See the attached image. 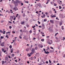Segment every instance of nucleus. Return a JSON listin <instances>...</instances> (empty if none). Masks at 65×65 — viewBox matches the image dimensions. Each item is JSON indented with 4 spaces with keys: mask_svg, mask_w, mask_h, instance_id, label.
Returning <instances> with one entry per match:
<instances>
[{
    "mask_svg": "<svg viewBox=\"0 0 65 65\" xmlns=\"http://www.w3.org/2000/svg\"><path fill=\"white\" fill-rule=\"evenodd\" d=\"M20 3L21 2L19 1V0H16V1L14 2V4L15 6H17V5H18V3Z\"/></svg>",
    "mask_w": 65,
    "mask_h": 65,
    "instance_id": "f257e3e1",
    "label": "nucleus"
},
{
    "mask_svg": "<svg viewBox=\"0 0 65 65\" xmlns=\"http://www.w3.org/2000/svg\"><path fill=\"white\" fill-rule=\"evenodd\" d=\"M54 51H55V48L53 49V50H50L49 52H50V53H54Z\"/></svg>",
    "mask_w": 65,
    "mask_h": 65,
    "instance_id": "f03ea898",
    "label": "nucleus"
},
{
    "mask_svg": "<svg viewBox=\"0 0 65 65\" xmlns=\"http://www.w3.org/2000/svg\"><path fill=\"white\" fill-rule=\"evenodd\" d=\"M35 52V49L34 48H32V49L31 52L32 53V54H34V52Z\"/></svg>",
    "mask_w": 65,
    "mask_h": 65,
    "instance_id": "7ed1b4c3",
    "label": "nucleus"
},
{
    "mask_svg": "<svg viewBox=\"0 0 65 65\" xmlns=\"http://www.w3.org/2000/svg\"><path fill=\"white\" fill-rule=\"evenodd\" d=\"M50 21L51 23V24H54V20H50Z\"/></svg>",
    "mask_w": 65,
    "mask_h": 65,
    "instance_id": "20e7f679",
    "label": "nucleus"
},
{
    "mask_svg": "<svg viewBox=\"0 0 65 65\" xmlns=\"http://www.w3.org/2000/svg\"><path fill=\"white\" fill-rule=\"evenodd\" d=\"M4 42H3L2 43V44L1 43V46H4Z\"/></svg>",
    "mask_w": 65,
    "mask_h": 65,
    "instance_id": "39448f33",
    "label": "nucleus"
},
{
    "mask_svg": "<svg viewBox=\"0 0 65 65\" xmlns=\"http://www.w3.org/2000/svg\"><path fill=\"white\" fill-rule=\"evenodd\" d=\"M62 23H63V22L62 21H60L59 23V26H61L62 24Z\"/></svg>",
    "mask_w": 65,
    "mask_h": 65,
    "instance_id": "423d86ee",
    "label": "nucleus"
},
{
    "mask_svg": "<svg viewBox=\"0 0 65 65\" xmlns=\"http://www.w3.org/2000/svg\"><path fill=\"white\" fill-rule=\"evenodd\" d=\"M44 53H45L46 54H49L50 52H48V51H47L46 52V51H45L44 52Z\"/></svg>",
    "mask_w": 65,
    "mask_h": 65,
    "instance_id": "0eeeda50",
    "label": "nucleus"
},
{
    "mask_svg": "<svg viewBox=\"0 0 65 65\" xmlns=\"http://www.w3.org/2000/svg\"><path fill=\"white\" fill-rule=\"evenodd\" d=\"M39 6V7L40 8L41 7V4L40 3L38 4V7Z\"/></svg>",
    "mask_w": 65,
    "mask_h": 65,
    "instance_id": "6e6552de",
    "label": "nucleus"
},
{
    "mask_svg": "<svg viewBox=\"0 0 65 65\" xmlns=\"http://www.w3.org/2000/svg\"><path fill=\"white\" fill-rule=\"evenodd\" d=\"M41 17H42V18H44L45 17V14H43V16H41Z\"/></svg>",
    "mask_w": 65,
    "mask_h": 65,
    "instance_id": "1a4fd4ad",
    "label": "nucleus"
},
{
    "mask_svg": "<svg viewBox=\"0 0 65 65\" xmlns=\"http://www.w3.org/2000/svg\"><path fill=\"white\" fill-rule=\"evenodd\" d=\"M51 17L52 18H55V17H56V16H55V15H53V16H52V15H51Z\"/></svg>",
    "mask_w": 65,
    "mask_h": 65,
    "instance_id": "9d476101",
    "label": "nucleus"
},
{
    "mask_svg": "<svg viewBox=\"0 0 65 65\" xmlns=\"http://www.w3.org/2000/svg\"><path fill=\"white\" fill-rule=\"evenodd\" d=\"M35 6L36 7H37L36 8V9H37V7H38V4H35Z\"/></svg>",
    "mask_w": 65,
    "mask_h": 65,
    "instance_id": "9b49d317",
    "label": "nucleus"
},
{
    "mask_svg": "<svg viewBox=\"0 0 65 65\" xmlns=\"http://www.w3.org/2000/svg\"><path fill=\"white\" fill-rule=\"evenodd\" d=\"M13 9L14 10V11H16V7H14L13 8Z\"/></svg>",
    "mask_w": 65,
    "mask_h": 65,
    "instance_id": "f8f14e48",
    "label": "nucleus"
},
{
    "mask_svg": "<svg viewBox=\"0 0 65 65\" xmlns=\"http://www.w3.org/2000/svg\"><path fill=\"white\" fill-rule=\"evenodd\" d=\"M25 24V22L24 21H23L22 22H21V24H22V25H23V24Z\"/></svg>",
    "mask_w": 65,
    "mask_h": 65,
    "instance_id": "ddd939ff",
    "label": "nucleus"
},
{
    "mask_svg": "<svg viewBox=\"0 0 65 65\" xmlns=\"http://www.w3.org/2000/svg\"><path fill=\"white\" fill-rule=\"evenodd\" d=\"M35 50H38V48H37V47L36 46V47L35 48Z\"/></svg>",
    "mask_w": 65,
    "mask_h": 65,
    "instance_id": "4468645a",
    "label": "nucleus"
},
{
    "mask_svg": "<svg viewBox=\"0 0 65 65\" xmlns=\"http://www.w3.org/2000/svg\"><path fill=\"white\" fill-rule=\"evenodd\" d=\"M51 27H50V28H53L54 26V25H53V24H52L51 25Z\"/></svg>",
    "mask_w": 65,
    "mask_h": 65,
    "instance_id": "2eb2a0df",
    "label": "nucleus"
},
{
    "mask_svg": "<svg viewBox=\"0 0 65 65\" xmlns=\"http://www.w3.org/2000/svg\"><path fill=\"white\" fill-rule=\"evenodd\" d=\"M22 16H23V17L24 18L25 17V13H24L22 15Z\"/></svg>",
    "mask_w": 65,
    "mask_h": 65,
    "instance_id": "dca6fc26",
    "label": "nucleus"
},
{
    "mask_svg": "<svg viewBox=\"0 0 65 65\" xmlns=\"http://www.w3.org/2000/svg\"><path fill=\"white\" fill-rule=\"evenodd\" d=\"M49 31H51V32H52V31H53V29H49Z\"/></svg>",
    "mask_w": 65,
    "mask_h": 65,
    "instance_id": "f3484780",
    "label": "nucleus"
},
{
    "mask_svg": "<svg viewBox=\"0 0 65 65\" xmlns=\"http://www.w3.org/2000/svg\"><path fill=\"white\" fill-rule=\"evenodd\" d=\"M59 9H62V7H61V6H59Z\"/></svg>",
    "mask_w": 65,
    "mask_h": 65,
    "instance_id": "a211bd4d",
    "label": "nucleus"
},
{
    "mask_svg": "<svg viewBox=\"0 0 65 65\" xmlns=\"http://www.w3.org/2000/svg\"><path fill=\"white\" fill-rule=\"evenodd\" d=\"M47 21V20H46V19H45L44 20V22H46Z\"/></svg>",
    "mask_w": 65,
    "mask_h": 65,
    "instance_id": "6ab92c4d",
    "label": "nucleus"
},
{
    "mask_svg": "<svg viewBox=\"0 0 65 65\" xmlns=\"http://www.w3.org/2000/svg\"><path fill=\"white\" fill-rule=\"evenodd\" d=\"M41 41H44V39H41Z\"/></svg>",
    "mask_w": 65,
    "mask_h": 65,
    "instance_id": "aec40b11",
    "label": "nucleus"
},
{
    "mask_svg": "<svg viewBox=\"0 0 65 65\" xmlns=\"http://www.w3.org/2000/svg\"><path fill=\"white\" fill-rule=\"evenodd\" d=\"M49 63H52V61H51V60L50 59L49 60Z\"/></svg>",
    "mask_w": 65,
    "mask_h": 65,
    "instance_id": "412c9836",
    "label": "nucleus"
},
{
    "mask_svg": "<svg viewBox=\"0 0 65 65\" xmlns=\"http://www.w3.org/2000/svg\"><path fill=\"white\" fill-rule=\"evenodd\" d=\"M20 18H21V16H20V15H19V16L18 17V19H20Z\"/></svg>",
    "mask_w": 65,
    "mask_h": 65,
    "instance_id": "4be33fe9",
    "label": "nucleus"
},
{
    "mask_svg": "<svg viewBox=\"0 0 65 65\" xmlns=\"http://www.w3.org/2000/svg\"><path fill=\"white\" fill-rule=\"evenodd\" d=\"M29 50V48H27L26 49V51L27 52H28V51Z\"/></svg>",
    "mask_w": 65,
    "mask_h": 65,
    "instance_id": "5701e85b",
    "label": "nucleus"
},
{
    "mask_svg": "<svg viewBox=\"0 0 65 65\" xmlns=\"http://www.w3.org/2000/svg\"><path fill=\"white\" fill-rule=\"evenodd\" d=\"M9 47L10 48H12V46H11V45H10V46H9Z\"/></svg>",
    "mask_w": 65,
    "mask_h": 65,
    "instance_id": "b1692460",
    "label": "nucleus"
},
{
    "mask_svg": "<svg viewBox=\"0 0 65 65\" xmlns=\"http://www.w3.org/2000/svg\"><path fill=\"white\" fill-rule=\"evenodd\" d=\"M9 28L10 29H11L12 28V27L11 26H9Z\"/></svg>",
    "mask_w": 65,
    "mask_h": 65,
    "instance_id": "393cba45",
    "label": "nucleus"
},
{
    "mask_svg": "<svg viewBox=\"0 0 65 65\" xmlns=\"http://www.w3.org/2000/svg\"><path fill=\"white\" fill-rule=\"evenodd\" d=\"M12 57H14V54H12L11 55Z\"/></svg>",
    "mask_w": 65,
    "mask_h": 65,
    "instance_id": "a878e982",
    "label": "nucleus"
},
{
    "mask_svg": "<svg viewBox=\"0 0 65 65\" xmlns=\"http://www.w3.org/2000/svg\"><path fill=\"white\" fill-rule=\"evenodd\" d=\"M6 60H8V57L6 56Z\"/></svg>",
    "mask_w": 65,
    "mask_h": 65,
    "instance_id": "bb28decb",
    "label": "nucleus"
},
{
    "mask_svg": "<svg viewBox=\"0 0 65 65\" xmlns=\"http://www.w3.org/2000/svg\"><path fill=\"white\" fill-rule=\"evenodd\" d=\"M26 26L27 27V28H28L29 27V25H26Z\"/></svg>",
    "mask_w": 65,
    "mask_h": 65,
    "instance_id": "cd10ccee",
    "label": "nucleus"
},
{
    "mask_svg": "<svg viewBox=\"0 0 65 65\" xmlns=\"http://www.w3.org/2000/svg\"><path fill=\"white\" fill-rule=\"evenodd\" d=\"M11 53H13V50L12 49L11 50Z\"/></svg>",
    "mask_w": 65,
    "mask_h": 65,
    "instance_id": "c85d7f7f",
    "label": "nucleus"
},
{
    "mask_svg": "<svg viewBox=\"0 0 65 65\" xmlns=\"http://www.w3.org/2000/svg\"><path fill=\"white\" fill-rule=\"evenodd\" d=\"M42 27H44V24H42Z\"/></svg>",
    "mask_w": 65,
    "mask_h": 65,
    "instance_id": "c756f323",
    "label": "nucleus"
},
{
    "mask_svg": "<svg viewBox=\"0 0 65 65\" xmlns=\"http://www.w3.org/2000/svg\"><path fill=\"white\" fill-rule=\"evenodd\" d=\"M26 36H25L24 37H23V39H25V38H26Z\"/></svg>",
    "mask_w": 65,
    "mask_h": 65,
    "instance_id": "7c9ffc66",
    "label": "nucleus"
},
{
    "mask_svg": "<svg viewBox=\"0 0 65 65\" xmlns=\"http://www.w3.org/2000/svg\"><path fill=\"white\" fill-rule=\"evenodd\" d=\"M21 5L23 6V5H24V4H23V3H21Z\"/></svg>",
    "mask_w": 65,
    "mask_h": 65,
    "instance_id": "2f4dec72",
    "label": "nucleus"
},
{
    "mask_svg": "<svg viewBox=\"0 0 65 65\" xmlns=\"http://www.w3.org/2000/svg\"><path fill=\"white\" fill-rule=\"evenodd\" d=\"M3 38H4V37H3V36L2 37V36H1V39H2V38H3Z\"/></svg>",
    "mask_w": 65,
    "mask_h": 65,
    "instance_id": "473e14b6",
    "label": "nucleus"
},
{
    "mask_svg": "<svg viewBox=\"0 0 65 65\" xmlns=\"http://www.w3.org/2000/svg\"><path fill=\"white\" fill-rule=\"evenodd\" d=\"M8 35H6V37H7V38H8Z\"/></svg>",
    "mask_w": 65,
    "mask_h": 65,
    "instance_id": "72a5a7b5",
    "label": "nucleus"
},
{
    "mask_svg": "<svg viewBox=\"0 0 65 65\" xmlns=\"http://www.w3.org/2000/svg\"><path fill=\"white\" fill-rule=\"evenodd\" d=\"M4 61H2V64H4Z\"/></svg>",
    "mask_w": 65,
    "mask_h": 65,
    "instance_id": "f704fd0d",
    "label": "nucleus"
},
{
    "mask_svg": "<svg viewBox=\"0 0 65 65\" xmlns=\"http://www.w3.org/2000/svg\"><path fill=\"white\" fill-rule=\"evenodd\" d=\"M38 23L39 24H40V22H39V21H38Z\"/></svg>",
    "mask_w": 65,
    "mask_h": 65,
    "instance_id": "c9c22d12",
    "label": "nucleus"
},
{
    "mask_svg": "<svg viewBox=\"0 0 65 65\" xmlns=\"http://www.w3.org/2000/svg\"><path fill=\"white\" fill-rule=\"evenodd\" d=\"M58 32H57L55 34V36H57V35L58 34Z\"/></svg>",
    "mask_w": 65,
    "mask_h": 65,
    "instance_id": "e433bc0d",
    "label": "nucleus"
},
{
    "mask_svg": "<svg viewBox=\"0 0 65 65\" xmlns=\"http://www.w3.org/2000/svg\"><path fill=\"white\" fill-rule=\"evenodd\" d=\"M36 26L35 25H34V26H32V28H35V27Z\"/></svg>",
    "mask_w": 65,
    "mask_h": 65,
    "instance_id": "4c0bfd02",
    "label": "nucleus"
},
{
    "mask_svg": "<svg viewBox=\"0 0 65 65\" xmlns=\"http://www.w3.org/2000/svg\"><path fill=\"white\" fill-rule=\"evenodd\" d=\"M5 32H6V31H4V32L3 33V34H5Z\"/></svg>",
    "mask_w": 65,
    "mask_h": 65,
    "instance_id": "58836bf2",
    "label": "nucleus"
},
{
    "mask_svg": "<svg viewBox=\"0 0 65 65\" xmlns=\"http://www.w3.org/2000/svg\"><path fill=\"white\" fill-rule=\"evenodd\" d=\"M7 33H10V32L9 31L8 32H6V34H7Z\"/></svg>",
    "mask_w": 65,
    "mask_h": 65,
    "instance_id": "ea45409f",
    "label": "nucleus"
},
{
    "mask_svg": "<svg viewBox=\"0 0 65 65\" xmlns=\"http://www.w3.org/2000/svg\"><path fill=\"white\" fill-rule=\"evenodd\" d=\"M43 47V46H42V45H41L40 46V47L41 48H42V47Z\"/></svg>",
    "mask_w": 65,
    "mask_h": 65,
    "instance_id": "a19ab883",
    "label": "nucleus"
},
{
    "mask_svg": "<svg viewBox=\"0 0 65 65\" xmlns=\"http://www.w3.org/2000/svg\"><path fill=\"white\" fill-rule=\"evenodd\" d=\"M63 58H65V54H64L63 55Z\"/></svg>",
    "mask_w": 65,
    "mask_h": 65,
    "instance_id": "79ce46f5",
    "label": "nucleus"
},
{
    "mask_svg": "<svg viewBox=\"0 0 65 65\" xmlns=\"http://www.w3.org/2000/svg\"><path fill=\"white\" fill-rule=\"evenodd\" d=\"M46 64H48V61H46Z\"/></svg>",
    "mask_w": 65,
    "mask_h": 65,
    "instance_id": "37998d69",
    "label": "nucleus"
},
{
    "mask_svg": "<svg viewBox=\"0 0 65 65\" xmlns=\"http://www.w3.org/2000/svg\"><path fill=\"white\" fill-rule=\"evenodd\" d=\"M54 4V6H57V5L56 4H55V3Z\"/></svg>",
    "mask_w": 65,
    "mask_h": 65,
    "instance_id": "c03bdc74",
    "label": "nucleus"
},
{
    "mask_svg": "<svg viewBox=\"0 0 65 65\" xmlns=\"http://www.w3.org/2000/svg\"><path fill=\"white\" fill-rule=\"evenodd\" d=\"M17 52L18 53H19V52H20V51L19 50H18L17 51Z\"/></svg>",
    "mask_w": 65,
    "mask_h": 65,
    "instance_id": "a18cd8bd",
    "label": "nucleus"
},
{
    "mask_svg": "<svg viewBox=\"0 0 65 65\" xmlns=\"http://www.w3.org/2000/svg\"><path fill=\"white\" fill-rule=\"evenodd\" d=\"M47 50H50V48H49V47H47Z\"/></svg>",
    "mask_w": 65,
    "mask_h": 65,
    "instance_id": "49530a36",
    "label": "nucleus"
},
{
    "mask_svg": "<svg viewBox=\"0 0 65 65\" xmlns=\"http://www.w3.org/2000/svg\"><path fill=\"white\" fill-rule=\"evenodd\" d=\"M1 23H3L4 22V21H1Z\"/></svg>",
    "mask_w": 65,
    "mask_h": 65,
    "instance_id": "de8ad7c7",
    "label": "nucleus"
},
{
    "mask_svg": "<svg viewBox=\"0 0 65 65\" xmlns=\"http://www.w3.org/2000/svg\"><path fill=\"white\" fill-rule=\"evenodd\" d=\"M32 30H30V33H32Z\"/></svg>",
    "mask_w": 65,
    "mask_h": 65,
    "instance_id": "09e8293b",
    "label": "nucleus"
},
{
    "mask_svg": "<svg viewBox=\"0 0 65 65\" xmlns=\"http://www.w3.org/2000/svg\"><path fill=\"white\" fill-rule=\"evenodd\" d=\"M19 38H20V39H22V37H21V36H19Z\"/></svg>",
    "mask_w": 65,
    "mask_h": 65,
    "instance_id": "8fccbe9b",
    "label": "nucleus"
},
{
    "mask_svg": "<svg viewBox=\"0 0 65 65\" xmlns=\"http://www.w3.org/2000/svg\"><path fill=\"white\" fill-rule=\"evenodd\" d=\"M51 48V49H54V48L53 47H50Z\"/></svg>",
    "mask_w": 65,
    "mask_h": 65,
    "instance_id": "3c124183",
    "label": "nucleus"
},
{
    "mask_svg": "<svg viewBox=\"0 0 65 65\" xmlns=\"http://www.w3.org/2000/svg\"><path fill=\"white\" fill-rule=\"evenodd\" d=\"M15 62H16V63H17L18 62V61H17V60L16 59L15 60Z\"/></svg>",
    "mask_w": 65,
    "mask_h": 65,
    "instance_id": "603ef678",
    "label": "nucleus"
},
{
    "mask_svg": "<svg viewBox=\"0 0 65 65\" xmlns=\"http://www.w3.org/2000/svg\"><path fill=\"white\" fill-rule=\"evenodd\" d=\"M4 51V48H3L2 49V51H3V52Z\"/></svg>",
    "mask_w": 65,
    "mask_h": 65,
    "instance_id": "864d4df0",
    "label": "nucleus"
},
{
    "mask_svg": "<svg viewBox=\"0 0 65 65\" xmlns=\"http://www.w3.org/2000/svg\"><path fill=\"white\" fill-rule=\"evenodd\" d=\"M36 13H37V14H38V11L36 12Z\"/></svg>",
    "mask_w": 65,
    "mask_h": 65,
    "instance_id": "5fc2aeb1",
    "label": "nucleus"
},
{
    "mask_svg": "<svg viewBox=\"0 0 65 65\" xmlns=\"http://www.w3.org/2000/svg\"><path fill=\"white\" fill-rule=\"evenodd\" d=\"M36 39V38H33L32 39L33 40H34V39Z\"/></svg>",
    "mask_w": 65,
    "mask_h": 65,
    "instance_id": "6e6d98bb",
    "label": "nucleus"
},
{
    "mask_svg": "<svg viewBox=\"0 0 65 65\" xmlns=\"http://www.w3.org/2000/svg\"><path fill=\"white\" fill-rule=\"evenodd\" d=\"M16 19V17H14V18H13V20H15V19Z\"/></svg>",
    "mask_w": 65,
    "mask_h": 65,
    "instance_id": "4d7b16f0",
    "label": "nucleus"
},
{
    "mask_svg": "<svg viewBox=\"0 0 65 65\" xmlns=\"http://www.w3.org/2000/svg\"><path fill=\"white\" fill-rule=\"evenodd\" d=\"M43 51H44L45 52V51H45V49H44V48H43Z\"/></svg>",
    "mask_w": 65,
    "mask_h": 65,
    "instance_id": "13d9d810",
    "label": "nucleus"
},
{
    "mask_svg": "<svg viewBox=\"0 0 65 65\" xmlns=\"http://www.w3.org/2000/svg\"><path fill=\"white\" fill-rule=\"evenodd\" d=\"M35 25L37 27H38V25H37V24H36Z\"/></svg>",
    "mask_w": 65,
    "mask_h": 65,
    "instance_id": "bf43d9fd",
    "label": "nucleus"
},
{
    "mask_svg": "<svg viewBox=\"0 0 65 65\" xmlns=\"http://www.w3.org/2000/svg\"><path fill=\"white\" fill-rule=\"evenodd\" d=\"M40 44H38V46H39V47H40Z\"/></svg>",
    "mask_w": 65,
    "mask_h": 65,
    "instance_id": "052dcab7",
    "label": "nucleus"
},
{
    "mask_svg": "<svg viewBox=\"0 0 65 65\" xmlns=\"http://www.w3.org/2000/svg\"><path fill=\"white\" fill-rule=\"evenodd\" d=\"M63 39H62V40H64L65 39V37H63Z\"/></svg>",
    "mask_w": 65,
    "mask_h": 65,
    "instance_id": "680f3d73",
    "label": "nucleus"
},
{
    "mask_svg": "<svg viewBox=\"0 0 65 65\" xmlns=\"http://www.w3.org/2000/svg\"><path fill=\"white\" fill-rule=\"evenodd\" d=\"M13 23H14V24H15V23H14V21H13Z\"/></svg>",
    "mask_w": 65,
    "mask_h": 65,
    "instance_id": "e2e57ef3",
    "label": "nucleus"
},
{
    "mask_svg": "<svg viewBox=\"0 0 65 65\" xmlns=\"http://www.w3.org/2000/svg\"><path fill=\"white\" fill-rule=\"evenodd\" d=\"M48 3V1H47V3H46V4H47Z\"/></svg>",
    "mask_w": 65,
    "mask_h": 65,
    "instance_id": "0e129e2a",
    "label": "nucleus"
},
{
    "mask_svg": "<svg viewBox=\"0 0 65 65\" xmlns=\"http://www.w3.org/2000/svg\"><path fill=\"white\" fill-rule=\"evenodd\" d=\"M42 29H45V28L44 27H42Z\"/></svg>",
    "mask_w": 65,
    "mask_h": 65,
    "instance_id": "69168bd1",
    "label": "nucleus"
},
{
    "mask_svg": "<svg viewBox=\"0 0 65 65\" xmlns=\"http://www.w3.org/2000/svg\"><path fill=\"white\" fill-rule=\"evenodd\" d=\"M12 33H13L14 34V33H15V32L14 31H12Z\"/></svg>",
    "mask_w": 65,
    "mask_h": 65,
    "instance_id": "338daca9",
    "label": "nucleus"
},
{
    "mask_svg": "<svg viewBox=\"0 0 65 65\" xmlns=\"http://www.w3.org/2000/svg\"><path fill=\"white\" fill-rule=\"evenodd\" d=\"M27 63H28V64H29V61H27Z\"/></svg>",
    "mask_w": 65,
    "mask_h": 65,
    "instance_id": "774afa93",
    "label": "nucleus"
}]
</instances>
